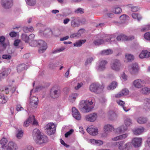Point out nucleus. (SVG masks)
Instances as JSON below:
<instances>
[{
  "label": "nucleus",
  "instance_id": "obj_1",
  "mask_svg": "<svg viewBox=\"0 0 150 150\" xmlns=\"http://www.w3.org/2000/svg\"><path fill=\"white\" fill-rule=\"evenodd\" d=\"M33 133H36L37 135H38L36 140V142L37 144H41L45 143L47 142L48 138L47 137L44 135H40L39 134H40V131L38 129H35L34 130Z\"/></svg>",
  "mask_w": 150,
  "mask_h": 150
},
{
  "label": "nucleus",
  "instance_id": "obj_2",
  "mask_svg": "<svg viewBox=\"0 0 150 150\" xmlns=\"http://www.w3.org/2000/svg\"><path fill=\"white\" fill-rule=\"evenodd\" d=\"M104 88V86L103 84L100 85L97 83H93L90 86L89 89L92 92L99 93L103 91Z\"/></svg>",
  "mask_w": 150,
  "mask_h": 150
},
{
  "label": "nucleus",
  "instance_id": "obj_3",
  "mask_svg": "<svg viewBox=\"0 0 150 150\" xmlns=\"http://www.w3.org/2000/svg\"><path fill=\"white\" fill-rule=\"evenodd\" d=\"M92 99L91 101L88 102L87 101H81L80 105L82 108L81 110L82 112H88L91 110V108L89 107L90 105H91L93 103Z\"/></svg>",
  "mask_w": 150,
  "mask_h": 150
},
{
  "label": "nucleus",
  "instance_id": "obj_4",
  "mask_svg": "<svg viewBox=\"0 0 150 150\" xmlns=\"http://www.w3.org/2000/svg\"><path fill=\"white\" fill-rule=\"evenodd\" d=\"M45 128L47 133L49 135H51L55 133L56 126L54 124L50 123L47 124Z\"/></svg>",
  "mask_w": 150,
  "mask_h": 150
},
{
  "label": "nucleus",
  "instance_id": "obj_5",
  "mask_svg": "<svg viewBox=\"0 0 150 150\" xmlns=\"http://www.w3.org/2000/svg\"><path fill=\"white\" fill-rule=\"evenodd\" d=\"M39 47L38 52L39 53H42L47 49V47L46 43L42 40H40L37 41V44Z\"/></svg>",
  "mask_w": 150,
  "mask_h": 150
},
{
  "label": "nucleus",
  "instance_id": "obj_6",
  "mask_svg": "<svg viewBox=\"0 0 150 150\" xmlns=\"http://www.w3.org/2000/svg\"><path fill=\"white\" fill-rule=\"evenodd\" d=\"M1 4L4 8L8 9L12 6L13 1L12 0H2Z\"/></svg>",
  "mask_w": 150,
  "mask_h": 150
},
{
  "label": "nucleus",
  "instance_id": "obj_7",
  "mask_svg": "<svg viewBox=\"0 0 150 150\" xmlns=\"http://www.w3.org/2000/svg\"><path fill=\"white\" fill-rule=\"evenodd\" d=\"M134 38L133 36L127 37L123 34H121L118 36L117 38V39L118 41H127L132 40Z\"/></svg>",
  "mask_w": 150,
  "mask_h": 150
},
{
  "label": "nucleus",
  "instance_id": "obj_8",
  "mask_svg": "<svg viewBox=\"0 0 150 150\" xmlns=\"http://www.w3.org/2000/svg\"><path fill=\"white\" fill-rule=\"evenodd\" d=\"M113 145L116 147H118L120 150H123L127 148L129 146V144L127 143L124 145V142L122 141L115 142Z\"/></svg>",
  "mask_w": 150,
  "mask_h": 150
},
{
  "label": "nucleus",
  "instance_id": "obj_9",
  "mask_svg": "<svg viewBox=\"0 0 150 150\" xmlns=\"http://www.w3.org/2000/svg\"><path fill=\"white\" fill-rule=\"evenodd\" d=\"M97 117V113H93L86 115L85 117V118L86 120L87 121L91 122H93L96 120Z\"/></svg>",
  "mask_w": 150,
  "mask_h": 150
},
{
  "label": "nucleus",
  "instance_id": "obj_10",
  "mask_svg": "<svg viewBox=\"0 0 150 150\" xmlns=\"http://www.w3.org/2000/svg\"><path fill=\"white\" fill-rule=\"evenodd\" d=\"M71 25L73 28L79 27L80 25L79 20L78 18L72 17L71 18Z\"/></svg>",
  "mask_w": 150,
  "mask_h": 150
},
{
  "label": "nucleus",
  "instance_id": "obj_11",
  "mask_svg": "<svg viewBox=\"0 0 150 150\" xmlns=\"http://www.w3.org/2000/svg\"><path fill=\"white\" fill-rule=\"evenodd\" d=\"M72 115L76 120H79L81 119V115L77 110L75 107L72 108Z\"/></svg>",
  "mask_w": 150,
  "mask_h": 150
},
{
  "label": "nucleus",
  "instance_id": "obj_12",
  "mask_svg": "<svg viewBox=\"0 0 150 150\" xmlns=\"http://www.w3.org/2000/svg\"><path fill=\"white\" fill-rule=\"evenodd\" d=\"M142 139L140 138H134L132 141V143L135 147L140 146L141 145Z\"/></svg>",
  "mask_w": 150,
  "mask_h": 150
},
{
  "label": "nucleus",
  "instance_id": "obj_13",
  "mask_svg": "<svg viewBox=\"0 0 150 150\" xmlns=\"http://www.w3.org/2000/svg\"><path fill=\"white\" fill-rule=\"evenodd\" d=\"M87 131L91 135H96L98 133V130L96 128H94L92 126H90L87 129Z\"/></svg>",
  "mask_w": 150,
  "mask_h": 150
},
{
  "label": "nucleus",
  "instance_id": "obj_14",
  "mask_svg": "<svg viewBox=\"0 0 150 150\" xmlns=\"http://www.w3.org/2000/svg\"><path fill=\"white\" fill-rule=\"evenodd\" d=\"M30 105L34 108H36L38 103V98L36 97H33L30 98Z\"/></svg>",
  "mask_w": 150,
  "mask_h": 150
},
{
  "label": "nucleus",
  "instance_id": "obj_15",
  "mask_svg": "<svg viewBox=\"0 0 150 150\" xmlns=\"http://www.w3.org/2000/svg\"><path fill=\"white\" fill-rule=\"evenodd\" d=\"M18 148L16 144L12 142H10L8 144L7 150H17Z\"/></svg>",
  "mask_w": 150,
  "mask_h": 150
},
{
  "label": "nucleus",
  "instance_id": "obj_16",
  "mask_svg": "<svg viewBox=\"0 0 150 150\" xmlns=\"http://www.w3.org/2000/svg\"><path fill=\"white\" fill-rule=\"evenodd\" d=\"M139 57L141 58L149 57H150V52L146 50L142 51Z\"/></svg>",
  "mask_w": 150,
  "mask_h": 150
},
{
  "label": "nucleus",
  "instance_id": "obj_17",
  "mask_svg": "<svg viewBox=\"0 0 150 150\" xmlns=\"http://www.w3.org/2000/svg\"><path fill=\"white\" fill-rule=\"evenodd\" d=\"M29 41L31 40L32 42L29 43V45L32 47L37 46V41H34L33 40L35 37V35L33 34H31L29 36Z\"/></svg>",
  "mask_w": 150,
  "mask_h": 150
},
{
  "label": "nucleus",
  "instance_id": "obj_18",
  "mask_svg": "<svg viewBox=\"0 0 150 150\" xmlns=\"http://www.w3.org/2000/svg\"><path fill=\"white\" fill-rule=\"evenodd\" d=\"M144 131V128L142 127L137 128L133 131L134 134L138 135L142 134Z\"/></svg>",
  "mask_w": 150,
  "mask_h": 150
},
{
  "label": "nucleus",
  "instance_id": "obj_19",
  "mask_svg": "<svg viewBox=\"0 0 150 150\" xmlns=\"http://www.w3.org/2000/svg\"><path fill=\"white\" fill-rule=\"evenodd\" d=\"M34 115L30 116L24 122L23 126L26 127L28 126L30 123H32L33 119H34Z\"/></svg>",
  "mask_w": 150,
  "mask_h": 150
},
{
  "label": "nucleus",
  "instance_id": "obj_20",
  "mask_svg": "<svg viewBox=\"0 0 150 150\" xmlns=\"http://www.w3.org/2000/svg\"><path fill=\"white\" fill-rule=\"evenodd\" d=\"M103 38L105 41L107 42H111L115 40V37L113 35H106L104 37H103Z\"/></svg>",
  "mask_w": 150,
  "mask_h": 150
},
{
  "label": "nucleus",
  "instance_id": "obj_21",
  "mask_svg": "<svg viewBox=\"0 0 150 150\" xmlns=\"http://www.w3.org/2000/svg\"><path fill=\"white\" fill-rule=\"evenodd\" d=\"M133 84L135 87L138 88H141L142 86V81L139 79H137L134 81Z\"/></svg>",
  "mask_w": 150,
  "mask_h": 150
},
{
  "label": "nucleus",
  "instance_id": "obj_22",
  "mask_svg": "<svg viewBox=\"0 0 150 150\" xmlns=\"http://www.w3.org/2000/svg\"><path fill=\"white\" fill-rule=\"evenodd\" d=\"M107 116L109 119L113 120L116 117V115L114 111L110 110L109 111L108 113Z\"/></svg>",
  "mask_w": 150,
  "mask_h": 150
},
{
  "label": "nucleus",
  "instance_id": "obj_23",
  "mask_svg": "<svg viewBox=\"0 0 150 150\" xmlns=\"http://www.w3.org/2000/svg\"><path fill=\"white\" fill-rule=\"evenodd\" d=\"M10 70L8 69H5L1 73H0V79L4 78L5 76H7L10 73Z\"/></svg>",
  "mask_w": 150,
  "mask_h": 150
},
{
  "label": "nucleus",
  "instance_id": "obj_24",
  "mask_svg": "<svg viewBox=\"0 0 150 150\" xmlns=\"http://www.w3.org/2000/svg\"><path fill=\"white\" fill-rule=\"evenodd\" d=\"M150 108V99L147 98L145 100L144 109L146 110H149Z\"/></svg>",
  "mask_w": 150,
  "mask_h": 150
},
{
  "label": "nucleus",
  "instance_id": "obj_25",
  "mask_svg": "<svg viewBox=\"0 0 150 150\" xmlns=\"http://www.w3.org/2000/svg\"><path fill=\"white\" fill-rule=\"evenodd\" d=\"M137 122L140 124H143L146 123L147 121L146 118L140 117H138L137 120Z\"/></svg>",
  "mask_w": 150,
  "mask_h": 150
},
{
  "label": "nucleus",
  "instance_id": "obj_26",
  "mask_svg": "<svg viewBox=\"0 0 150 150\" xmlns=\"http://www.w3.org/2000/svg\"><path fill=\"white\" fill-rule=\"evenodd\" d=\"M117 83L115 81H113L108 86L107 89L108 90H113L117 87Z\"/></svg>",
  "mask_w": 150,
  "mask_h": 150
},
{
  "label": "nucleus",
  "instance_id": "obj_27",
  "mask_svg": "<svg viewBox=\"0 0 150 150\" xmlns=\"http://www.w3.org/2000/svg\"><path fill=\"white\" fill-rule=\"evenodd\" d=\"M127 136V134H124L112 138V140L113 141H117L120 140H122L126 138Z\"/></svg>",
  "mask_w": 150,
  "mask_h": 150
},
{
  "label": "nucleus",
  "instance_id": "obj_28",
  "mask_svg": "<svg viewBox=\"0 0 150 150\" xmlns=\"http://www.w3.org/2000/svg\"><path fill=\"white\" fill-rule=\"evenodd\" d=\"M53 89L51 90V97L53 98H57L58 96L59 90H55L52 91Z\"/></svg>",
  "mask_w": 150,
  "mask_h": 150
},
{
  "label": "nucleus",
  "instance_id": "obj_29",
  "mask_svg": "<svg viewBox=\"0 0 150 150\" xmlns=\"http://www.w3.org/2000/svg\"><path fill=\"white\" fill-rule=\"evenodd\" d=\"M139 70L138 66H133L130 69V72L133 74H134L137 72Z\"/></svg>",
  "mask_w": 150,
  "mask_h": 150
},
{
  "label": "nucleus",
  "instance_id": "obj_30",
  "mask_svg": "<svg viewBox=\"0 0 150 150\" xmlns=\"http://www.w3.org/2000/svg\"><path fill=\"white\" fill-rule=\"evenodd\" d=\"M105 41L103 39H100L95 40L93 43L96 45H98L104 43Z\"/></svg>",
  "mask_w": 150,
  "mask_h": 150
},
{
  "label": "nucleus",
  "instance_id": "obj_31",
  "mask_svg": "<svg viewBox=\"0 0 150 150\" xmlns=\"http://www.w3.org/2000/svg\"><path fill=\"white\" fill-rule=\"evenodd\" d=\"M8 142L7 140L5 138L3 137L0 141V144L2 145L3 148L6 147V145Z\"/></svg>",
  "mask_w": 150,
  "mask_h": 150
},
{
  "label": "nucleus",
  "instance_id": "obj_32",
  "mask_svg": "<svg viewBox=\"0 0 150 150\" xmlns=\"http://www.w3.org/2000/svg\"><path fill=\"white\" fill-rule=\"evenodd\" d=\"M125 58L127 62H131L134 59V56L130 54H126L125 55Z\"/></svg>",
  "mask_w": 150,
  "mask_h": 150
},
{
  "label": "nucleus",
  "instance_id": "obj_33",
  "mask_svg": "<svg viewBox=\"0 0 150 150\" xmlns=\"http://www.w3.org/2000/svg\"><path fill=\"white\" fill-rule=\"evenodd\" d=\"M104 130L105 131H110L115 130L112 126L109 125H107L104 127Z\"/></svg>",
  "mask_w": 150,
  "mask_h": 150
},
{
  "label": "nucleus",
  "instance_id": "obj_34",
  "mask_svg": "<svg viewBox=\"0 0 150 150\" xmlns=\"http://www.w3.org/2000/svg\"><path fill=\"white\" fill-rule=\"evenodd\" d=\"M11 88V86H8L3 87L1 90V91L4 92L6 94H7L8 93L9 91H10V89Z\"/></svg>",
  "mask_w": 150,
  "mask_h": 150
},
{
  "label": "nucleus",
  "instance_id": "obj_35",
  "mask_svg": "<svg viewBox=\"0 0 150 150\" xmlns=\"http://www.w3.org/2000/svg\"><path fill=\"white\" fill-rule=\"evenodd\" d=\"M141 92L144 94H149L150 93V89L147 87H145L142 89Z\"/></svg>",
  "mask_w": 150,
  "mask_h": 150
},
{
  "label": "nucleus",
  "instance_id": "obj_36",
  "mask_svg": "<svg viewBox=\"0 0 150 150\" xmlns=\"http://www.w3.org/2000/svg\"><path fill=\"white\" fill-rule=\"evenodd\" d=\"M86 41L85 40H79L76 42L74 44V46L80 47Z\"/></svg>",
  "mask_w": 150,
  "mask_h": 150
},
{
  "label": "nucleus",
  "instance_id": "obj_37",
  "mask_svg": "<svg viewBox=\"0 0 150 150\" xmlns=\"http://www.w3.org/2000/svg\"><path fill=\"white\" fill-rule=\"evenodd\" d=\"M22 40L25 42H28L29 41V37L26 34H22L21 36Z\"/></svg>",
  "mask_w": 150,
  "mask_h": 150
},
{
  "label": "nucleus",
  "instance_id": "obj_38",
  "mask_svg": "<svg viewBox=\"0 0 150 150\" xmlns=\"http://www.w3.org/2000/svg\"><path fill=\"white\" fill-rule=\"evenodd\" d=\"M132 17L135 19H137L138 21H139L142 18V17L140 15L136 13H133L132 15Z\"/></svg>",
  "mask_w": 150,
  "mask_h": 150
},
{
  "label": "nucleus",
  "instance_id": "obj_39",
  "mask_svg": "<svg viewBox=\"0 0 150 150\" xmlns=\"http://www.w3.org/2000/svg\"><path fill=\"white\" fill-rule=\"evenodd\" d=\"M112 51L109 49L102 51V54L105 55H108L112 54Z\"/></svg>",
  "mask_w": 150,
  "mask_h": 150
},
{
  "label": "nucleus",
  "instance_id": "obj_40",
  "mask_svg": "<svg viewBox=\"0 0 150 150\" xmlns=\"http://www.w3.org/2000/svg\"><path fill=\"white\" fill-rule=\"evenodd\" d=\"M78 96L77 93H73L71 95L69 96V100L70 101L73 102L76 99Z\"/></svg>",
  "mask_w": 150,
  "mask_h": 150
},
{
  "label": "nucleus",
  "instance_id": "obj_41",
  "mask_svg": "<svg viewBox=\"0 0 150 150\" xmlns=\"http://www.w3.org/2000/svg\"><path fill=\"white\" fill-rule=\"evenodd\" d=\"M27 4L29 5L33 6L36 3V0H25Z\"/></svg>",
  "mask_w": 150,
  "mask_h": 150
},
{
  "label": "nucleus",
  "instance_id": "obj_42",
  "mask_svg": "<svg viewBox=\"0 0 150 150\" xmlns=\"http://www.w3.org/2000/svg\"><path fill=\"white\" fill-rule=\"evenodd\" d=\"M23 30L25 32H28V31L32 32L33 30V28L32 27H31L29 28L28 27H25L23 28Z\"/></svg>",
  "mask_w": 150,
  "mask_h": 150
},
{
  "label": "nucleus",
  "instance_id": "obj_43",
  "mask_svg": "<svg viewBox=\"0 0 150 150\" xmlns=\"http://www.w3.org/2000/svg\"><path fill=\"white\" fill-rule=\"evenodd\" d=\"M125 123L126 126L128 127L132 124V122L130 119L127 118L125 120Z\"/></svg>",
  "mask_w": 150,
  "mask_h": 150
},
{
  "label": "nucleus",
  "instance_id": "obj_44",
  "mask_svg": "<svg viewBox=\"0 0 150 150\" xmlns=\"http://www.w3.org/2000/svg\"><path fill=\"white\" fill-rule=\"evenodd\" d=\"M127 130V128H124L123 126H121L120 127L117 128L116 129L117 133H120L123 131H125Z\"/></svg>",
  "mask_w": 150,
  "mask_h": 150
},
{
  "label": "nucleus",
  "instance_id": "obj_45",
  "mask_svg": "<svg viewBox=\"0 0 150 150\" xmlns=\"http://www.w3.org/2000/svg\"><path fill=\"white\" fill-rule=\"evenodd\" d=\"M65 48L64 47H62L60 48L56 49L52 52V53L53 54H56L57 53L60 52L64 50Z\"/></svg>",
  "mask_w": 150,
  "mask_h": 150
},
{
  "label": "nucleus",
  "instance_id": "obj_46",
  "mask_svg": "<svg viewBox=\"0 0 150 150\" xmlns=\"http://www.w3.org/2000/svg\"><path fill=\"white\" fill-rule=\"evenodd\" d=\"M23 132L22 131H18V132L16 135V136L18 138L20 139L23 136Z\"/></svg>",
  "mask_w": 150,
  "mask_h": 150
},
{
  "label": "nucleus",
  "instance_id": "obj_47",
  "mask_svg": "<svg viewBox=\"0 0 150 150\" xmlns=\"http://www.w3.org/2000/svg\"><path fill=\"white\" fill-rule=\"evenodd\" d=\"M6 102V100L4 96H1L0 95V103L4 104Z\"/></svg>",
  "mask_w": 150,
  "mask_h": 150
},
{
  "label": "nucleus",
  "instance_id": "obj_48",
  "mask_svg": "<svg viewBox=\"0 0 150 150\" xmlns=\"http://www.w3.org/2000/svg\"><path fill=\"white\" fill-rule=\"evenodd\" d=\"M122 11L121 9L119 7L116 8L115 10L113 11V12L116 14H118L121 13Z\"/></svg>",
  "mask_w": 150,
  "mask_h": 150
},
{
  "label": "nucleus",
  "instance_id": "obj_49",
  "mask_svg": "<svg viewBox=\"0 0 150 150\" xmlns=\"http://www.w3.org/2000/svg\"><path fill=\"white\" fill-rule=\"evenodd\" d=\"M112 64L113 66H119L120 65V61L119 60L117 59L113 60Z\"/></svg>",
  "mask_w": 150,
  "mask_h": 150
},
{
  "label": "nucleus",
  "instance_id": "obj_50",
  "mask_svg": "<svg viewBox=\"0 0 150 150\" xmlns=\"http://www.w3.org/2000/svg\"><path fill=\"white\" fill-rule=\"evenodd\" d=\"M120 18L121 20L123 21H124L126 20L128 18V17L125 14H123L120 17Z\"/></svg>",
  "mask_w": 150,
  "mask_h": 150
},
{
  "label": "nucleus",
  "instance_id": "obj_51",
  "mask_svg": "<svg viewBox=\"0 0 150 150\" xmlns=\"http://www.w3.org/2000/svg\"><path fill=\"white\" fill-rule=\"evenodd\" d=\"M144 38L146 40H150V33H146L144 35Z\"/></svg>",
  "mask_w": 150,
  "mask_h": 150
},
{
  "label": "nucleus",
  "instance_id": "obj_52",
  "mask_svg": "<svg viewBox=\"0 0 150 150\" xmlns=\"http://www.w3.org/2000/svg\"><path fill=\"white\" fill-rule=\"evenodd\" d=\"M93 60V58L92 57H90L88 58L86 60L85 64L87 65L91 63Z\"/></svg>",
  "mask_w": 150,
  "mask_h": 150
},
{
  "label": "nucleus",
  "instance_id": "obj_53",
  "mask_svg": "<svg viewBox=\"0 0 150 150\" xmlns=\"http://www.w3.org/2000/svg\"><path fill=\"white\" fill-rule=\"evenodd\" d=\"M150 30V25H146L145 27L141 30L142 31H147Z\"/></svg>",
  "mask_w": 150,
  "mask_h": 150
},
{
  "label": "nucleus",
  "instance_id": "obj_54",
  "mask_svg": "<svg viewBox=\"0 0 150 150\" xmlns=\"http://www.w3.org/2000/svg\"><path fill=\"white\" fill-rule=\"evenodd\" d=\"M129 92L128 90L126 89H123L121 91L122 93L123 96L127 95L129 93Z\"/></svg>",
  "mask_w": 150,
  "mask_h": 150
},
{
  "label": "nucleus",
  "instance_id": "obj_55",
  "mask_svg": "<svg viewBox=\"0 0 150 150\" xmlns=\"http://www.w3.org/2000/svg\"><path fill=\"white\" fill-rule=\"evenodd\" d=\"M16 109L17 111L23 110H24L23 108L21 106V105L19 104L17 105Z\"/></svg>",
  "mask_w": 150,
  "mask_h": 150
},
{
  "label": "nucleus",
  "instance_id": "obj_56",
  "mask_svg": "<svg viewBox=\"0 0 150 150\" xmlns=\"http://www.w3.org/2000/svg\"><path fill=\"white\" fill-rule=\"evenodd\" d=\"M11 58V56L9 54H4L2 56V58L4 59H10Z\"/></svg>",
  "mask_w": 150,
  "mask_h": 150
},
{
  "label": "nucleus",
  "instance_id": "obj_57",
  "mask_svg": "<svg viewBox=\"0 0 150 150\" xmlns=\"http://www.w3.org/2000/svg\"><path fill=\"white\" fill-rule=\"evenodd\" d=\"M74 130L73 129H71L69 131L67 132L65 134V136L66 137H67L69 136L73 132Z\"/></svg>",
  "mask_w": 150,
  "mask_h": 150
},
{
  "label": "nucleus",
  "instance_id": "obj_58",
  "mask_svg": "<svg viewBox=\"0 0 150 150\" xmlns=\"http://www.w3.org/2000/svg\"><path fill=\"white\" fill-rule=\"evenodd\" d=\"M9 34L11 37H14L16 36L17 33L14 32H11L9 33Z\"/></svg>",
  "mask_w": 150,
  "mask_h": 150
},
{
  "label": "nucleus",
  "instance_id": "obj_59",
  "mask_svg": "<svg viewBox=\"0 0 150 150\" xmlns=\"http://www.w3.org/2000/svg\"><path fill=\"white\" fill-rule=\"evenodd\" d=\"M75 12L76 13H80L81 14H82L83 13L82 9L81 8L78 9L76 10L75 11Z\"/></svg>",
  "mask_w": 150,
  "mask_h": 150
},
{
  "label": "nucleus",
  "instance_id": "obj_60",
  "mask_svg": "<svg viewBox=\"0 0 150 150\" xmlns=\"http://www.w3.org/2000/svg\"><path fill=\"white\" fill-rule=\"evenodd\" d=\"M117 102L119 105L122 106V107L124 105L125 102L122 100H117Z\"/></svg>",
  "mask_w": 150,
  "mask_h": 150
},
{
  "label": "nucleus",
  "instance_id": "obj_61",
  "mask_svg": "<svg viewBox=\"0 0 150 150\" xmlns=\"http://www.w3.org/2000/svg\"><path fill=\"white\" fill-rule=\"evenodd\" d=\"M20 42V40H19L17 39L15 40L14 45L15 46H17Z\"/></svg>",
  "mask_w": 150,
  "mask_h": 150
},
{
  "label": "nucleus",
  "instance_id": "obj_62",
  "mask_svg": "<svg viewBox=\"0 0 150 150\" xmlns=\"http://www.w3.org/2000/svg\"><path fill=\"white\" fill-rule=\"evenodd\" d=\"M107 63V62L106 61L104 60H102L100 62V66H105Z\"/></svg>",
  "mask_w": 150,
  "mask_h": 150
},
{
  "label": "nucleus",
  "instance_id": "obj_63",
  "mask_svg": "<svg viewBox=\"0 0 150 150\" xmlns=\"http://www.w3.org/2000/svg\"><path fill=\"white\" fill-rule=\"evenodd\" d=\"M111 68L116 71H118L120 69V68L119 66H111Z\"/></svg>",
  "mask_w": 150,
  "mask_h": 150
},
{
  "label": "nucleus",
  "instance_id": "obj_64",
  "mask_svg": "<svg viewBox=\"0 0 150 150\" xmlns=\"http://www.w3.org/2000/svg\"><path fill=\"white\" fill-rule=\"evenodd\" d=\"M23 150H33V148L31 146H29L25 147Z\"/></svg>",
  "mask_w": 150,
  "mask_h": 150
}]
</instances>
